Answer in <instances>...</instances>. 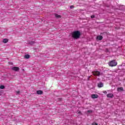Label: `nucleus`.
I'll use <instances>...</instances> for the list:
<instances>
[{
	"instance_id": "nucleus-22",
	"label": "nucleus",
	"mask_w": 125,
	"mask_h": 125,
	"mask_svg": "<svg viewBox=\"0 0 125 125\" xmlns=\"http://www.w3.org/2000/svg\"><path fill=\"white\" fill-rule=\"evenodd\" d=\"M103 93H104L105 94H107V91H103Z\"/></svg>"
},
{
	"instance_id": "nucleus-20",
	"label": "nucleus",
	"mask_w": 125,
	"mask_h": 125,
	"mask_svg": "<svg viewBox=\"0 0 125 125\" xmlns=\"http://www.w3.org/2000/svg\"><path fill=\"white\" fill-rule=\"evenodd\" d=\"M70 8L71 9H72V8H74V6H73V5L70 6Z\"/></svg>"
},
{
	"instance_id": "nucleus-14",
	"label": "nucleus",
	"mask_w": 125,
	"mask_h": 125,
	"mask_svg": "<svg viewBox=\"0 0 125 125\" xmlns=\"http://www.w3.org/2000/svg\"><path fill=\"white\" fill-rule=\"evenodd\" d=\"M93 111L91 110H87V113H93Z\"/></svg>"
},
{
	"instance_id": "nucleus-13",
	"label": "nucleus",
	"mask_w": 125,
	"mask_h": 125,
	"mask_svg": "<svg viewBox=\"0 0 125 125\" xmlns=\"http://www.w3.org/2000/svg\"><path fill=\"white\" fill-rule=\"evenodd\" d=\"M24 58H25L26 59H29V58H30V55H25L24 56Z\"/></svg>"
},
{
	"instance_id": "nucleus-25",
	"label": "nucleus",
	"mask_w": 125,
	"mask_h": 125,
	"mask_svg": "<svg viewBox=\"0 0 125 125\" xmlns=\"http://www.w3.org/2000/svg\"><path fill=\"white\" fill-rule=\"evenodd\" d=\"M32 42V43H34V42Z\"/></svg>"
},
{
	"instance_id": "nucleus-7",
	"label": "nucleus",
	"mask_w": 125,
	"mask_h": 125,
	"mask_svg": "<svg viewBox=\"0 0 125 125\" xmlns=\"http://www.w3.org/2000/svg\"><path fill=\"white\" fill-rule=\"evenodd\" d=\"M91 97L92 98H93V99H95V98H98V95L92 94L91 95Z\"/></svg>"
},
{
	"instance_id": "nucleus-11",
	"label": "nucleus",
	"mask_w": 125,
	"mask_h": 125,
	"mask_svg": "<svg viewBox=\"0 0 125 125\" xmlns=\"http://www.w3.org/2000/svg\"><path fill=\"white\" fill-rule=\"evenodd\" d=\"M55 16L56 18H61V16L57 14H55Z\"/></svg>"
},
{
	"instance_id": "nucleus-2",
	"label": "nucleus",
	"mask_w": 125,
	"mask_h": 125,
	"mask_svg": "<svg viewBox=\"0 0 125 125\" xmlns=\"http://www.w3.org/2000/svg\"><path fill=\"white\" fill-rule=\"evenodd\" d=\"M117 64H118V63L116 62V61L114 60L108 63V65L110 67H114V66H117Z\"/></svg>"
},
{
	"instance_id": "nucleus-17",
	"label": "nucleus",
	"mask_w": 125,
	"mask_h": 125,
	"mask_svg": "<svg viewBox=\"0 0 125 125\" xmlns=\"http://www.w3.org/2000/svg\"><path fill=\"white\" fill-rule=\"evenodd\" d=\"M105 52H106V53H110V52L108 49H105Z\"/></svg>"
},
{
	"instance_id": "nucleus-24",
	"label": "nucleus",
	"mask_w": 125,
	"mask_h": 125,
	"mask_svg": "<svg viewBox=\"0 0 125 125\" xmlns=\"http://www.w3.org/2000/svg\"><path fill=\"white\" fill-rule=\"evenodd\" d=\"M89 78H90V77H89L88 78V81H89Z\"/></svg>"
},
{
	"instance_id": "nucleus-1",
	"label": "nucleus",
	"mask_w": 125,
	"mask_h": 125,
	"mask_svg": "<svg viewBox=\"0 0 125 125\" xmlns=\"http://www.w3.org/2000/svg\"><path fill=\"white\" fill-rule=\"evenodd\" d=\"M72 37L73 39L78 40L81 37V32L79 31H75L72 33Z\"/></svg>"
},
{
	"instance_id": "nucleus-12",
	"label": "nucleus",
	"mask_w": 125,
	"mask_h": 125,
	"mask_svg": "<svg viewBox=\"0 0 125 125\" xmlns=\"http://www.w3.org/2000/svg\"><path fill=\"white\" fill-rule=\"evenodd\" d=\"M3 42H4V43H6L7 42H8V40L7 39H4L3 40Z\"/></svg>"
},
{
	"instance_id": "nucleus-3",
	"label": "nucleus",
	"mask_w": 125,
	"mask_h": 125,
	"mask_svg": "<svg viewBox=\"0 0 125 125\" xmlns=\"http://www.w3.org/2000/svg\"><path fill=\"white\" fill-rule=\"evenodd\" d=\"M92 73L94 76H98V77H99V76H100V72L98 71H93Z\"/></svg>"
},
{
	"instance_id": "nucleus-23",
	"label": "nucleus",
	"mask_w": 125,
	"mask_h": 125,
	"mask_svg": "<svg viewBox=\"0 0 125 125\" xmlns=\"http://www.w3.org/2000/svg\"><path fill=\"white\" fill-rule=\"evenodd\" d=\"M78 114H82V112H81V111H78Z\"/></svg>"
},
{
	"instance_id": "nucleus-16",
	"label": "nucleus",
	"mask_w": 125,
	"mask_h": 125,
	"mask_svg": "<svg viewBox=\"0 0 125 125\" xmlns=\"http://www.w3.org/2000/svg\"><path fill=\"white\" fill-rule=\"evenodd\" d=\"M91 18L92 19H93V18H95V16L94 15H92V16H91Z\"/></svg>"
},
{
	"instance_id": "nucleus-9",
	"label": "nucleus",
	"mask_w": 125,
	"mask_h": 125,
	"mask_svg": "<svg viewBox=\"0 0 125 125\" xmlns=\"http://www.w3.org/2000/svg\"><path fill=\"white\" fill-rule=\"evenodd\" d=\"M103 83L102 82H100L98 84V87H103Z\"/></svg>"
},
{
	"instance_id": "nucleus-4",
	"label": "nucleus",
	"mask_w": 125,
	"mask_h": 125,
	"mask_svg": "<svg viewBox=\"0 0 125 125\" xmlns=\"http://www.w3.org/2000/svg\"><path fill=\"white\" fill-rule=\"evenodd\" d=\"M12 70H13V71H19V67L14 66L12 68Z\"/></svg>"
},
{
	"instance_id": "nucleus-10",
	"label": "nucleus",
	"mask_w": 125,
	"mask_h": 125,
	"mask_svg": "<svg viewBox=\"0 0 125 125\" xmlns=\"http://www.w3.org/2000/svg\"><path fill=\"white\" fill-rule=\"evenodd\" d=\"M117 90L118 91H124V88L123 87H118Z\"/></svg>"
},
{
	"instance_id": "nucleus-5",
	"label": "nucleus",
	"mask_w": 125,
	"mask_h": 125,
	"mask_svg": "<svg viewBox=\"0 0 125 125\" xmlns=\"http://www.w3.org/2000/svg\"><path fill=\"white\" fill-rule=\"evenodd\" d=\"M36 93H37V94H38L39 95H42V93H43V92H42V90H37L36 91Z\"/></svg>"
},
{
	"instance_id": "nucleus-6",
	"label": "nucleus",
	"mask_w": 125,
	"mask_h": 125,
	"mask_svg": "<svg viewBox=\"0 0 125 125\" xmlns=\"http://www.w3.org/2000/svg\"><path fill=\"white\" fill-rule=\"evenodd\" d=\"M97 40H99V41H102L103 40V37L102 36H98L97 37Z\"/></svg>"
},
{
	"instance_id": "nucleus-15",
	"label": "nucleus",
	"mask_w": 125,
	"mask_h": 125,
	"mask_svg": "<svg viewBox=\"0 0 125 125\" xmlns=\"http://www.w3.org/2000/svg\"><path fill=\"white\" fill-rule=\"evenodd\" d=\"M0 89H4V86L3 85H0Z\"/></svg>"
},
{
	"instance_id": "nucleus-8",
	"label": "nucleus",
	"mask_w": 125,
	"mask_h": 125,
	"mask_svg": "<svg viewBox=\"0 0 125 125\" xmlns=\"http://www.w3.org/2000/svg\"><path fill=\"white\" fill-rule=\"evenodd\" d=\"M107 97L108 98H113L114 97V95L113 94H108Z\"/></svg>"
},
{
	"instance_id": "nucleus-19",
	"label": "nucleus",
	"mask_w": 125,
	"mask_h": 125,
	"mask_svg": "<svg viewBox=\"0 0 125 125\" xmlns=\"http://www.w3.org/2000/svg\"><path fill=\"white\" fill-rule=\"evenodd\" d=\"M92 125H98V124L97 123H93L92 124Z\"/></svg>"
},
{
	"instance_id": "nucleus-18",
	"label": "nucleus",
	"mask_w": 125,
	"mask_h": 125,
	"mask_svg": "<svg viewBox=\"0 0 125 125\" xmlns=\"http://www.w3.org/2000/svg\"><path fill=\"white\" fill-rule=\"evenodd\" d=\"M16 94H17V95H18L19 94H20V91H16Z\"/></svg>"
},
{
	"instance_id": "nucleus-21",
	"label": "nucleus",
	"mask_w": 125,
	"mask_h": 125,
	"mask_svg": "<svg viewBox=\"0 0 125 125\" xmlns=\"http://www.w3.org/2000/svg\"><path fill=\"white\" fill-rule=\"evenodd\" d=\"M58 101H62V99L59 98V99H58Z\"/></svg>"
}]
</instances>
